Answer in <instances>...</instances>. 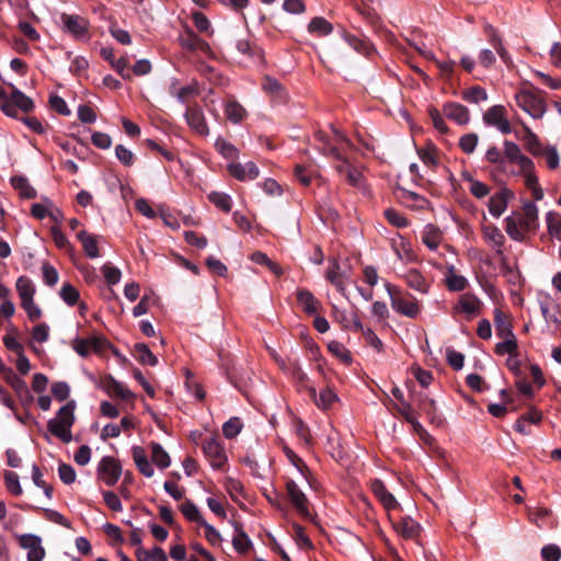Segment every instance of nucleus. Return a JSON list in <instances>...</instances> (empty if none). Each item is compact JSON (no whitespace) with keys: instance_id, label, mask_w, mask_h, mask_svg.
Returning <instances> with one entry per match:
<instances>
[{"instance_id":"f257e3e1","label":"nucleus","mask_w":561,"mask_h":561,"mask_svg":"<svg viewBox=\"0 0 561 561\" xmlns=\"http://www.w3.org/2000/svg\"><path fill=\"white\" fill-rule=\"evenodd\" d=\"M75 409L76 402L68 401L58 410L56 416L47 422L48 432L64 443L72 440L71 427L76 420Z\"/></svg>"},{"instance_id":"f03ea898","label":"nucleus","mask_w":561,"mask_h":561,"mask_svg":"<svg viewBox=\"0 0 561 561\" xmlns=\"http://www.w3.org/2000/svg\"><path fill=\"white\" fill-rule=\"evenodd\" d=\"M515 102L525 113L534 119L542 118L547 112V102L543 92L534 87L522 88L515 93Z\"/></svg>"},{"instance_id":"7ed1b4c3","label":"nucleus","mask_w":561,"mask_h":561,"mask_svg":"<svg viewBox=\"0 0 561 561\" xmlns=\"http://www.w3.org/2000/svg\"><path fill=\"white\" fill-rule=\"evenodd\" d=\"M385 287L390 298L391 308L397 313L410 319H415L420 314L421 307L415 297L390 283H386Z\"/></svg>"},{"instance_id":"20e7f679","label":"nucleus","mask_w":561,"mask_h":561,"mask_svg":"<svg viewBox=\"0 0 561 561\" xmlns=\"http://www.w3.org/2000/svg\"><path fill=\"white\" fill-rule=\"evenodd\" d=\"M332 135H328L323 130H317L314 133V140L318 141L319 151L332 158H340L342 146H350V139L333 125H331Z\"/></svg>"},{"instance_id":"39448f33","label":"nucleus","mask_w":561,"mask_h":561,"mask_svg":"<svg viewBox=\"0 0 561 561\" xmlns=\"http://www.w3.org/2000/svg\"><path fill=\"white\" fill-rule=\"evenodd\" d=\"M203 453L211 468L216 470L221 469L228 460L222 442L217 435L204 440Z\"/></svg>"},{"instance_id":"423d86ee","label":"nucleus","mask_w":561,"mask_h":561,"mask_svg":"<svg viewBox=\"0 0 561 561\" xmlns=\"http://www.w3.org/2000/svg\"><path fill=\"white\" fill-rule=\"evenodd\" d=\"M60 21L62 23V31L70 34L75 39L82 41L88 38L90 23L85 18L78 14L61 13Z\"/></svg>"},{"instance_id":"0eeeda50","label":"nucleus","mask_w":561,"mask_h":561,"mask_svg":"<svg viewBox=\"0 0 561 561\" xmlns=\"http://www.w3.org/2000/svg\"><path fill=\"white\" fill-rule=\"evenodd\" d=\"M178 42L183 49L190 53L201 51L207 57L214 56L210 45L190 27H185L184 31L179 34Z\"/></svg>"},{"instance_id":"6e6552de","label":"nucleus","mask_w":561,"mask_h":561,"mask_svg":"<svg viewBox=\"0 0 561 561\" xmlns=\"http://www.w3.org/2000/svg\"><path fill=\"white\" fill-rule=\"evenodd\" d=\"M98 476L106 485H115L122 476L119 461L112 456L103 457L98 466Z\"/></svg>"},{"instance_id":"1a4fd4ad","label":"nucleus","mask_w":561,"mask_h":561,"mask_svg":"<svg viewBox=\"0 0 561 561\" xmlns=\"http://www.w3.org/2000/svg\"><path fill=\"white\" fill-rule=\"evenodd\" d=\"M286 492L296 512L305 518H311L309 501L298 483L289 479L286 482Z\"/></svg>"},{"instance_id":"9d476101","label":"nucleus","mask_w":561,"mask_h":561,"mask_svg":"<svg viewBox=\"0 0 561 561\" xmlns=\"http://www.w3.org/2000/svg\"><path fill=\"white\" fill-rule=\"evenodd\" d=\"M485 125L496 127L502 134L512 131L511 124L506 118V108L503 105H493L483 114Z\"/></svg>"},{"instance_id":"9b49d317","label":"nucleus","mask_w":561,"mask_h":561,"mask_svg":"<svg viewBox=\"0 0 561 561\" xmlns=\"http://www.w3.org/2000/svg\"><path fill=\"white\" fill-rule=\"evenodd\" d=\"M19 545L27 551V561H43L45 549L42 546V539L34 534H23L18 536Z\"/></svg>"},{"instance_id":"f8f14e48","label":"nucleus","mask_w":561,"mask_h":561,"mask_svg":"<svg viewBox=\"0 0 561 561\" xmlns=\"http://www.w3.org/2000/svg\"><path fill=\"white\" fill-rule=\"evenodd\" d=\"M519 220V226L526 232H535L539 226L538 207L534 202L526 201L523 203V211L516 218Z\"/></svg>"},{"instance_id":"ddd939ff","label":"nucleus","mask_w":561,"mask_h":561,"mask_svg":"<svg viewBox=\"0 0 561 561\" xmlns=\"http://www.w3.org/2000/svg\"><path fill=\"white\" fill-rule=\"evenodd\" d=\"M514 196L513 192L507 187H503L496 193H494L489 201V211L490 214L499 218L506 210L510 199Z\"/></svg>"},{"instance_id":"4468645a","label":"nucleus","mask_w":561,"mask_h":561,"mask_svg":"<svg viewBox=\"0 0 561 561\" xmlns=\"http://www.w3.org/2000/svg\"><path fill=\"white\" fill-rule=\"evenodd\" d=\"M227 169L229 174L239 181L255 180L260 174L257 165L252 161L245 164L231 162Z\"/></svg>"},{"instance_id":"2eb2a0df","label":"nucleus","mask_w":561,"mask_h":561,"mask_svg":"<svg viewBox=\"0 0 561 561\" xmlns=\"http://www.w3.org/2000/svg\"><path fill=\"white\" fill-rule=\"evenodd\" d=\"M519 173L524 178L525 186L531 192L533 198L535 201H541L545 194L543 190L540 187L538 183V178L535 173L534 162L520 168Z\"/></svg>"},{"instance_id":"dca6fc26","label":"nucleus","mask_w":561,"mask_h":561,"mask_svg":"<svg viewBox=\"0 0 561 561\" xmlns=\"http://www.w3.org/2000/svg\"><path fill=\"white\" fill-rule=\"evenodd\" d=\"M185 119L188 126L198 135L206 136L209 134V128L206 124L205 116L201 107H187L185 112Z\"/></svg>"},{"instance_id":"f3484780","label":"nucleus","mask_w":561,"mask_h":561,"mask_svg":"<svg viewBox=\"0 0 561 561\" xmlns=\"http://www.w3.org/2000/svg\"><path fill=\"white\" fill-rule=\"evenodd\" d=\"M483 30L485 35L488 36L489 43L495 49L500 58L503 60L504 64L510 65L511 57L508 51L504 47L503 39L499 31L488 22L484 23Z\"/></svg>"},{"instance_id":"a211bd4d","label":"nucleus","mask_w":561,"mask_h":561,"mask_svg":"<svg viewBox=\"0 0 561 561\" xmlns=\"http://www.w3.org/2000/svg\"><path fill=\"white\" fill-rule=\"evenodd\" d=\"M370 490L374 493V495L380 501L382 506L387 511H392L398 507V502L392 493H390L385 483L379 479H374L370 482Z\"/></svg>"},{"instance_id":"6ab92c4d","label":"nucleus","mask_w":561,"mask_h":561,"mask_svg":"<svg viewBox=\"0 0 561 561\" xmlns=\"http://www.w3.org/2000/svg\"><path fill=\"white\" fill-rule=\"evenodd\" d=\"M481 300L473 294H463L460 296L455 307L456 312L466 313L469 318L478 316L481 311Z\"/></svg>"},{"instance_id":"aec40b11","label":"nucleus","mask_w":561,"mask_h":561,"mask_svg":"<svg viewBox=\"0 0 561 561\" xmlns=\"http://www.w3.org/2000/svg\"><path fill=\"white\" fill-rule=\"evenodd\" d=\"M443 113L447 118L456 122L459 125H466L470 121L468 108L460 103H446L443 106Z\"/></svg>"},{"instance_id":"412c9836","label":"nucleus","mask_w":561,"mask_h":561,"mask_svg":"<svg viewBox=\"0 0 561 561\" xmlns=\"http://www.w3.org/2000/svg\"><path fill=\"white\" fill-rule=\"evenodd\" d=\"M393 528L404 539H415L420 534V525L409 516L400 517Z\"/></svg>"},{"instance_id":"4be33fe9","label":"nucleus","mask_w":561,"mask_h":561,"mask_svg":"<svg viewBox=\"0 0 561 561\" xmlns=\"http://www.w3.org/2000/svg\"><path fill=\"white\" fill-rule=\"evenodd\" d=\"M296 298L299 307L308 314H316L321 307V302L308 289H298Z\"/></svg>"},{"instance_id":"5701e85b","label":"nucleus","mask_w":561,"mask_h":561,"mask_svg":"<svg viewBox=\"0 0 561 561\" xmlns=\"http://www.w3.org/2000/svg\"><path fill=\"white\" fill-rule=\"evenodd\" d=\"M503 145L505 158L510 162L516 163L519 169L533 162L530 158L522 153V150L517 144L505 140Z\"/></svg>"},{"instance_id":"b1692460","label":"nucleus","mask_w":561,"mask_h":561,"mask_svg":"<svg viewBox=\"0 0 561 561\" xmlns=\"http://www.w3.org/2000/svg\"><path fill=\"white\" fill-rule=\"evenodd\" d=\"M73 350L82 357L88 356L92 351L102 350V339L93 336L90 339H77L73 341Z\"/></svg>"},{"instance_id":"393cba45","label":"nucleus","mask_w":561,"mask_h":561,"mask_svg":"<svg viewBox=\"0 0 561 561\" xmlns=\"http://www.w3.org/2000/svg\"><path fill=\"white\" fill-rule=\"evenodd\" d=\"M392 249L396 252L398 259L402 262H414L416 255L412 250L411 243L403 237L392 240Z\"/></svg>"},{"instance_id":"a878e982","label":"nucleus","mask_w":561,"mask_h":561,"mask_svg":"<svg viewBox=\"0 0 561 561\" xmlns=\"http://www.w3.org/2000/svg\"><path fill=\"white\" fill-rule=\"evenodd\" d=\"M403 277L410 288L421 294H426L428 291L430 284L426 282L425 277L421 274L420 271L410 268L405 272Z\"/></svg>"},{"instance_id":"bb28decb","label":"nucleus","mask_w":561,"mask_h":561,"mask_svg":"<svg viewBox=\"0 0 561 561\" xmlns=\"http://www.w3.org/2000/svg\"><path fill=\"white\" fill-rule=\"evenodd\" d=\"M483 238L499 254L503 253L505 237L497 227H483Z\"/></svg>"},{"instance_id":"cd10ccee","label":"nucleus","mask_w":561,"mask_h":561,"mask_svg":"<svg viewBox=\"0 0 561 561\" xmlns=\"http://www.w3.org/2000/svg\"><path fill=\"white\" fill-rule=\"evenodd\" d=\"M263 90L270 94L271 98L278 102H285L287 100V93L279 81L275 78L266 76L262 82Z\"/></svg>"},{"instance_id":"c85d7f7f","label":"nucleus","mask_w":561,"mask_h":561,"mask_svg":"<svg viewBox=\"0 0 561 561\" xmlns=\"http://www.w3.org/2000/svg\"><path fill=\"white\" fill-rule=\"evenodd\" d=\"M133 459L135 461V465L137 469L147 478H150L153 476L154 470L152 465L147 458L146 451L140 446L133 447Z\"/></svg>"},{"instance_id":"c756f323","label":"nucleus","mask_w":561,"mask_h":561,"mask_svg":"<svg viewBox=\"0 0 561 561\" xmlns=\"http://www.w3.org/2000/svg\"><path fill=\"white\" fill-rule=\"evenodd\" d=\"M309 392H310L311 397L313 398L317 407H319L323 410L330 409L333 405V403L337 400V396L329 387L323 388L320 391L319 397H317V392L313 387L309 388Z\"/></svg>"},{"instance_id":"7c9ffc66","label":"nucleus","mask_w":561,"mask_h":561,"mask_svg":"<svg viewBox=\"0 0 561 561\" xmlns=\"http://www.w3.org/2000/svg\"><path fill=\"white\" fill-rule=\"evenodd\" d=\"M446 286L450 291H461L467 285L468 280L465 276L458 275L454 265L447 267L445 274Z\"/></svg>"},{"instance_id":"2f4dec72","label":"nucleus","mask_w":561,"mask_h":561,"mask_svg":"<svg viewBox=\"0 0 561 561\" xmlns=\"http://www.w3.org/2000/svg\"><path fill=\"white\" fill-rule=\"evenodd\" d=\"M442 231L434 225L428 224L422 232V242L430 249L436 250L442 242Z\"/></svg>"},{"instance_id":"473e14b6","label":"nucleus","mask_w":561,"mask_h":561,"mask_svg":"<svg viewBox=\"0 0 561 561\" xmlns=\"http://www.w3.org/2000/svg\"><path fill=\"white\" fill-rule=\"evenodd\" d=\"M2 375L4 380L13 388L19 397L30 394L26 382L20 378L12 368L9 367Z\"/></svg>"},{"instance_id":"72a5a7b5","label":"nucleus","mask_w":561,"mask_h":561,"mask_svg":"<svg viewBox=\"0 0 561 561\" xmlns=\"http://www.w3.org/2000/svg\"><path fill=\"white\" fill-rule=\"evenodd\" d=\"M77 237L80 240L87 256L90 259H96L100 256L98 241L94 236L88 233L85 230H81Z\"/></svg>"},{"instance_id":"f704fd0d","label":"nucleus","mask_w":561,"mask_h":561,"mask_svg":"<svg viewBox=\"0 0 561 561\" xmlns=\"http://www.w3.org/2000/svg\"><path fill=\"white\" fill-rule=\"evenodd\" d=\"M494 325L496 330L497 336H512L514 335L512 331V324L506 313H504L501 309L496 308L494 310Z\"/></svg>"},{"instance_id":"c9c22d12","label":"nucleus","mask_w":561,"mask_h":561,"mask_svg":"<svg viewBox=\"0 0 561 561\" xmlns=\"http://www.w3.org/2000/svg\"><path fill=\"white\" fill-rule=\"evenodd\" d=\"M170 93L174 95L180 102L185 103L191 95L198 93V89L196 83L179 88V81L173 79L170 84Z\"/></svg>"},{"instance_id":"e433bc0d","label":"nucleus","mask_w":561,"mask_h":561,"mask_svg":"<svg viewBox=\"0 0 561 561\" xmlns=\"http://www.w3.org/2000/svg\"><path fill=\"white\" fill-rule=\"evenodd\" d=\"M225 115L232 124H239L247 116V111L239 102L230 100L225 105Z\"/></svg>"},{"instance_id":"4c0bfd02","label":"nucleus","mask_w":561,"mask_h":561,"mask_svg":"<svg viewBox=\"0 0 561 561\" xmlns=\"http://www.w3.org/2000/svg\"><path fill=\"white\" fill-rule=\"evenodd\" d=\"M105 391L110 396L118 397L122 400H131L135 397L128 388L112 377L105 383Z\"/></svg>"},{"instance_id":"58836bf2","label":"nucleus","mask_w":561,"mask_h":561,"mask_svg":"<svg viewBox=\"0 0 561 561\" xmlns=\"http://www.w3.org/2000/svg\"><path fill=\"white\" fill-rule=\"evenodd\" d=\"M400 190V198L404 202V203H411L409 204L410 207L412 208H415V209H426L430 205V202L421 196L420 194L415 193V192H412V191H409V190H405V188H399Z\"/></svg>"},{"instance_id":"ea45409f","label":"nucleus","mask_w":561,"mask_h":561,"mask_svg":"<svg viewBox=\"0 0 561 561\" xmlns=\"http://www.w3.org/2000/svg\"><path fill=\"white\" fill-rule=\"evenodd\" d=\"M16 291L22 301L31 300L35 295V286L27 276H20L15 283Z\"/></svg>"},{"instance_id":"a19ab883","label":"nucleus","mask_w":561,"mask_h":561,"mask_svg":"<svg viewBox=\"0 0 561 561\" xmlns=\"http://www.w3.org/2000/svg\"><path fill=\"white\" fill-rule=\"evenodd\" d=\"M134 356L142 365L156 366L158 364L157 357L144 343L135 344Z\"/></svg>"},{"instance_id":"79ce46f5","label":"nucleus","mask_w":561,"mask_h":561,"mask_svg":"<svg viewBox=\"0 0 561 561\" xmlns=\"http://www.w3.org/2000/svg\"><path fill=\"white\" fill-rule=\"evenodd\" d=\"M335 318L342 324V327L346 330L359 332L363 330V324L356 312H352L350 316L344 312H340L335 310Z\"/></svg>"},{"instance_id":"37998d69","label":"nucleus","mask_w":561,"mask_h":561,"mask_svg":"<svg viewBox=\"0 0 561 561\" xmlns=\"http://www.w3.org/2000/svg\"><path fill=\"white\" fill-rule=\"evenodd\" d=\"M137 561H168L164 550L160 547H153L151 550H146L142 547L136 550Z\"/></svg>"},{"instance_id":"c03bdc74","label":"nucleus","mask_w":561,"mask_h":561,"mask_svg":"<svg viewBox=\"0 0 561 561\" xmlns=\"http://www.w3.org/2000/svg\"><path fill=\"white\" fill-rule=\"evenodd\" d=\"M325 277L333 286L336 287L340 293H344V275L341 272V267L336 261L329 265Z\"/></svg>"},{"instance_id":"a18cd8bd","label":"nucleus","mask_w":561,"mask_h":561,"mask_svg":"<svg viewBox=\"0 0 561 561\" xmlns=\"http://www.w3.org/2000/svg\"><path fill=\"white\" fill-rule=\"evenodd\" d=\"M333 31V25L322 16L313 18L308 24V32L317 36H327Z\"/></svg>"},{"instance_id":"49530a36","label":"nucleus","mask_w":561,"mask_h":561,"mask_svg":"<svg viewBox=\"0 0 561 561\" xmlns=\"http://www.w3.org/2000/svg\"><path fill=\"white\" fill-rule=\"evenodd\" d=\"M505 231L514 241L523 242L526 237V230L519 226V220L513 216L505 218Z\"/></svg>"},{"instance_id":"de8ad7c7","label":"nucleus","mask_w":561,"mask_h":561,"mask_svg":"<svg viewBox=\"0 0 561 561\" xmlns=\"http://www.w3.org/2000/svg\"><path fill=\"white\" fill-rule=\"evenodd\" d=\"M9 98L13 104L24 113L32 112L35 106L33 100L16 88L12 89Z\"/></svg>"},{"instance_id":"09e8293b","label":"nucleus","mask_w":561,"mask_h":561,"mask_svg":"<svg viewBox=\"0 0 561 561\" xmlns=\"http://www.w3.org/2000/svg\"><path fill=\"white\" fill-rule=\"evenodd\" d=\"M151 458L161 470L167 469L171 465L169 454L159 443H151Z\"/></svg>"},{"instance_id":"8fccbe9b","label":"nucleus","mask_w":561,"mask_h":561,"mask_svg":"<svg viewBox=\"0 0 561 561\" xmlns=\"http://www.w3.org/2000/svg\"><path fill=\"white\" fill-rule=\"evenodd\" d=\"M285 455L288 458V460L291 462L293 466L296 467L298 472L301 474L304 480L310 484V470L308 466L305 463V461L291 449L285 448Z\"/></svg>"},{"instance_id":"3c124183","label":"nucleus","mask_w":561,"mask_h":561,"mask_svg":"<svg viewBox=\"0 0 561 561\" xmlns=\"http://www.w3.org/2000/svg\"><path fill=\"white\" fill-rule=\"evenodd\" d=\"M11 184L12 186L20 192V195L24 198H35L36 197V191L35 188L28 183L26 178L23 176H13L11 178Z\"/></svg>"},{"instance_id":"603ef678","label":"nucleus","mask_w":561,"mask_h":561,"mask_svg":"<svg viewBox=\"0 0 561 561\" xmlns=\"http://www.w3.org/2000/svg\"><path fill=\"white\" fill-rule=\"evenodd\" d=\"M343 38L345 42L356 51L363 55H369L371 47L370 44L356 35L343 32Z\"/></svg>"},{"instance_id":"864d4df0","label":"nucleus","mask_w":561,"mask_h":561,"mask_svg":"<svg viewBox=\"0 0 561 561\" xmlns=\"http://www.w3.org/2000/svg\"><path fill=\"white\" fill-rule=\"evenodd\" d=\"M546 221L549 234L561 241V215L556 211H548Z\"/></svg>"},{"instance_id":"5fc2aeb1","label":"nucleus","mask_w":561,"mask_h":561,"mask_svg":"<svg viewBox=\"0 0 561 561\" xmlns=\"http://www.w3.org/2000/svg\"><path fill=\"white\" fill-rule=\"evenodd\" d=\"M180 511L190 522H195L201 525L205 520L201 515L198 507L191 500H185L180 505Z\"/></svg>"},{"instance_id":"6e6d98bb","label":"nucleus","mask_w":561,"mask_h":561,"mask_svg":"<svg viewBox=\"0 0 561 561\" xmlns=\"http://www.w3.org/2000/svg\"><path fill=\"white\" fill-rule=\"evenodd\" d=\"M502 339H504V341L495 345V353L497 355L508 354L510 356H517L518 345L515 335L502 336Z\"/></svg>"},{"instance_id":"4d7b16f0","label":"nucleus","mask_w":561,"mask_h":561,"mask_svg":"<svg viewBox=\"0 0 561 561\" xmlns=\"http://www.w3.org/2000/svg\"><path fill=\"white\" fill-rule=\"evenodd\" d=\"M208 199L211 204H214L218 209L230 213L232 207L231 197L222 192H211L208 194Z\"/></svg>"},{"instance_id":"13d9d810","label":"nucleus","mask_w":561,"mask_h":561,"mask_svg":"<svg viewBox=\"0 0 561 561\" xmlns=\"http://www.w3.org/2000/svg\"><path fill=\"white\" fill-rule=\"evenodd\" d=\"M417 156L421 161L428 165L435 167L438 163L437 149L433 144H428L426 147L417 148Z\"/></svg>"},{"instance_id":"bf43d9fd","label":"nucleus","mask_w":561,"mask_h":561,"mask_svg":"<svg viewBox=\"0 0 561 561\" xmlns=\"http://www.w3.org/2000/svg\"><path fill=\"white\" fill-rule=\"evenodd\" d=\"M215 148L225 159L234 160L239 157L238 148L224 138L216 140Z\"/></svg>"},{"instance_id":"052dcab7","label":"nucleus","mask_w":561,"mask_h":561,"mask_svg":"<svg viewBox=\"0 0 561 561\" xmlns=\"http://www.w3.org/2000/svg\"><path fill=\"white\" fill-rule=\"evenodd\" d=\"M3 480L7 490L12 495L20 496L23 493L18 473H15L14 471H4Z\"/></svg>"},{"instance_id":"680f3d73","label":"nucleus","mask_w":561,"mask_h":561,"mask_svg":"<svg viewBox=\"0 0 561 561\" xmlns=\"http://www.w3.org/2000/svg\"><path fill=\"white\" fill-rule=\"evenodd\" d=\"M232 545L237 552L243 554L250 549L252 543L248 535L241 528H236Z\"/></svg>"},{"instance_id":"e2e57ef3","label":"nucleus","mask_w":561,"mask_h":561,"mask_svg":"<svg viewBox=\"0 0 561 561\" xmlns=\"http://www.w3.org/2000/svg\"><path fill=\"white\" fill-rule=\"evenodd\" d=\"M59 295H60V298L68 306L72 307L79 302L80 293L75 286H72L69 283L62 285V287L60 288Z\"/></svg>"},{"instance_id":"0e129e2a","label":"nucleus","mask_w":561,"mask_h":561,"mask_svg":"<svg viewBox=\"0 0 561 561\" xmlns=\"http://www.w3.org/2000/svg\"><path fill=\"white\" fill-rule=\"evenodd\" d=\"M192 20L198 32L213 36L214 30L210 27L208 18L201 11L192 13Z\"/></svg>"},{"instance_id":"69168bd1","label":"nucleus","mask_w":561,"mask_h":561,"mask_svg":"<svg viewBox=\"0 0 561 561\" xmlns=\"http://www.w3.org/2000/svg\"><path fill=\"white\" fill-rule=\"evenodd\" d=\"M462 99L470 103H480L486 101L488 93L483 88L476 85L463 91Z\"/></svg>"},{"instance_id":"338daca9","label":"nucleus","mask_w":561,"mask_h":561,"mask_svg":"<svg viewBox=\"0 0 561 561\" xmlns=\"http://www.w3.org/2000/svg\"><path fill=\"white\" fill-rule=\"evenodd\" d=\"M524 128L526 131L524 136L525 148L534 156L540 154L541 145L537 135H535L527 126Z\"/></svg>"},{"instance_id":"774afa93","label":"nucleus","mask_w":561,"mask_h":561,"mask_svg":"<svg viewBox=\"0 0 561 561\" xmlns=\"http://www.w3.org/2000/svg\"><path fill=\"white\" fill-rule=\"evenodd\" d=\"M242 430V423L239 417H231L222 425V434L226 438H234Z\"/></svg>"}]
</instances>
